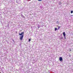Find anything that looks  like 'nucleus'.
<instances>
[{"mask_svg": "<svg viewBox=\"0 0 73 73\" xmlns=\"http://www.w3.org/2000/svg\"><path fill=\"white\" fill-rule=\"evenodd\" d=\"M38 1H42V0H38Z\"/></svg>", "mask_w": 73, "mask_h": 73, "instance_id": "ddd939ff", "label": "nucleus"}, {"mask_svg": "<svg viewBox=\"0 0 73 73\" xmlns=\"http://www.w3.org/2000/svg\"><path fill=\"white\" fill-rule=\"evenodd\" d=\"M70 51H71V50H70Z\"/></svg>", "mask_w": 73, "mask_h": 73, "instance_id": "4468645a", "label": "nucleus"}, {"mask_svg": "<svg viewBox=\"0 0 73 73\" xmlns=\"http://www.w3.org/2000/svg\"><path fill=\"white\" fill-rule=\"evenodd\" d=\"M21 16H22V17H23V18H25V17H24V16L23 15H21Z\"/></svg>", "mask_w": 73, "mask_h": 73, "instance_id": "423d86ee", "label": "nucleus"}, {"mask_svg": "<svg viewBox=\"0 0 73 73\" xmlns=\"http://www.w3.org/2000/svg\"><path fill=\"white\" fill-rule=\"evenodd\" d=\"M0 73H1L0 72Z\"/></svg>", "mask_w": 73, "mask_h": 73, "instance_id": "2eb2a0df", "label": "nucleus"}, {"mask_svg": "<svg viewBox=\"0 0 73 73\" xmlns=\"http://www.w3.org/2000/svg\"><path fill=\"white\" fill-rule=\"evenodd\" d=\"M24 32H22L21 34L20 33H19V35L20 36H22V35H24Z\"/></svg>", "mask_w": 73, "mask_h": 73, "instance_id": "f03ea898", "label": "nucleus"}, {"mask_svg": "<svg viewBox=\"0 0 73 73\" xmlns=\"http://www.w3.org/2000/svg\"><path fill=\"white\" fill-rule=\"evenodd\" d=\"M23 37H24L23 35H22V36H20L19 37V39L22 41V40H23Z\"/></svg>", "mask_w": 73, "mask_h": 73, "instance_id": "f257e3e1", "label": "nucleus"}, {"mask_svg": "<svg viewBox=\"0 0 73 73\" xmlns=\"http://www.w3.org/2000/svg\"><path fill=\"white\" fill-rule=\"evenodd\" d=\"M60 27H58V29H60Z\"/></svg>", "mask_w": 73, "mask_h": 73, "instance_id": "6e6552de", "label": "nucleus"}, {"mask_svg": "<svg viewBox=\"0 0 73 73\" xmlns=\"http://www.w3.org/2000/svg\"><path fill=\"white\" fill-rule=\"evenodd\" d=\"M38 28H40V25H38Z\"/></svg>", "mask_w": 73, "mask_h": 73, "instance_id": "39448f33", "label": "nucleus"}, {"mask_svg": "<svg viewBox=\"0 0 73 73\" xmlns=\"http://www.w3.org/2000/svg\"><path fill=\"white\" fill-rule=\"evenodd\" d=\"M57 29L56 28H55V31H56V30H57Z\"/></svg>", "mask_w": 73, "mask_h": 73, "instance_id": "9d476101", "label": "nucleus"}, {"mask_svg": "<svg viewBox=\"0 0 73 73\" xmlns=\"http://www.w3.org/2000/svg\"><path fill=\"white\" fill-rule=\"evenodd\" d=\"M64 38H65V39H66V36H64Z\"/></svg>", "mask_w": 73, "mask_h": 73, "instance_id": "f8f14e48", "label": "nucleus"}, {"mask_svg": "<svg viewBox=\"0 0 73 73\" xmlns=\"http://www.w3.org/2000/svg\"><path fill=\"white\" fill-rule=\"evenodd\" d=\"M59 60L60 61H62V57H60L59 58Z\"/></svg>", "mask_w": 73, "mask_h": 73, "instance_id": "7ed1b4c3", "label": "nucleus"}, {"mask_svg": "<svg viewBox=\"0 0 73 73\" xmlns=\"http://www.w3.org/2000/svg\"><path fill=\"white\" fill-rule=\"evenodd\" d=\"M31 39H29V42H30V41H31Z\"/></svg>", "mask_w": 73, "mask_h": 73, "instance_id": "9b49d317", "label": "nucleus"}, {"mask_svg": "<svg viewBox=\"0 0 73 73\" xmlns=\"http://www.w3.org/2000/svg\"><path fill=\"white\" fill-rule=\"evenodd\" d=\"M73 13V11H71V13Z\"/></svg>", "mask_w": 73, "mask_h": 73, "instance_id": "1a4fd4ad", "label": "nucleus"}, {"mask_svg": "<svg viewBox=\"0 0 73 73\" xmlns=\"http://www.w3.org/2000/svg\"><path fill=\"white\" fill-rule=\"evenodd\" d=\"M62 4V3L61 2H59V5H61Z\"/></svg>", "mask_w": 73, "mask_h": 73, "instance_id": "0eeeda50", "label": "nucleus"}, {"mask_svg": "<svg viewBox=\"0 0 73 73\" xmlns=\"http://www.w3.org/2000/svg\"><path fill=\"white\" fill-rule=\"evenodd\" d=\"M63 34L64 37L66 36V34L65 33V32H64L63 33Z\"/></svg>", "mask_w": 73, "mask_h": 73, "instance_id": "20e7f679", "label": "nucleus"}]
</instances>
